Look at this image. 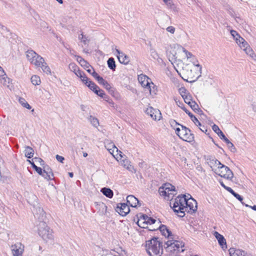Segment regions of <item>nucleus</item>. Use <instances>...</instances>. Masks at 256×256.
Returning <instances> with one entry per match:
<instances>
[{
    "mask_svg": "<svg viewBox=\"0 0 256 256\" xmlns=\"http://www.w3.org/2000/svg\"><path fill=\"white\" fill-rule=\"evenodd\" d=\"M158 192L162 196H164L166 200H170V206L174 212H178L176 209L184 210V203L186 202V195L177 196L174 200L172 198L176 194L175 187L170 183L163 184L159 188Z\"/></svg>",
    "mask_w": 256,
    "mask_h": 256,
    "instance_id": "1",
    "label": "nucleus"
},
{
    "mask_svg": "<svg viewBox=\"0 0 256 256\" xmlns=\"http://www.w3.org/2000/svg\"><path fill=\"white\" fill-rule=\"evenodd\" d=\"M146 250L150 256H161L163 253L162 242L154 237L146 242Z\"/></svg>",
    "mask_w": 256,
    "mask_h": 256,
    "instance_id": "2",
    "label": "nucleus"
},
{
    "mask_svg": "<svg viewBox=\"0 0 256 256\" xmlns=\"http://www.w3.org/2000/svg\"><path fill=\"white\" fill-rule=\"evenodd\" d=\"M38 226V232L42 239L47 243L54 242V236L52 230L47 225L45 222L40 220Z\"/></svg>",
    "mask_w": 256,
    "mask_h": 256,
    "instance_id": "3",
    "label": "nucleus"
},
{
    "mask_svg": "<svg viewBox=\"0 0 256 256\" xmlns=\"http://www.w3.org/2000/svg\"><path fill=\"white\" fill-rule=\"evenodd\" d=\"M194 66L198 68L199 70H197L196 71L192 70V68L189 65L186 64L182 68L183 76H182L180 73H178V74L184 80H186L188 82L192 83L193 82H196L198 80V78L200 76L202 70L199 64H194Z\"/></svg>",
    "mask_w": 256,
    "mask_h": 256,
    "instance_id": "4",
    "label": "nucleus"
},
{
    "mask_svg": "<svg viewBox=\"0 0 256 256\" xmlns=\"http://www.w3.org/2000/svg\"><path fill=\"white\" fill-rule=\"evenodd\" d=\"M170 124L172 126L174 125H179L182 127L181 132L180 134H178L179 138L188 142H192L194 140V135L191 132L190 130L187 128L186 126L180 124L177 122L175 120H172L170 122Z\"/></svg>",
    "mask_w": 256,
    "mask_h": 256,
    "instance_id": "5",
    "label": "nucleus"
},
{
    "mask_svg": "<svg viewBox=\"0 0 256 256\" xmlns=\"http://www.w3.org/2000/svg\"><path fill=\"white\" fill-rule=\"evenodd\" d=\"M212 170L221 177L224 178L228 180H232L234 177V174L230 168L224 165L218 166L217 168L213 169Z\"/></svg>",
    "mask_w": 256,
    "mask_h": 256,
    "instance_id": "6",
    "label": "nucleus"
},
{
    "mask_svg": "<svg viewBox=\"0 0 256 256\" xmlns=\"http://www.w3.org/2000/svg\"><path fill=\"white\" fill-rule=\"evenodd\" d=\"M138 80L146 90H147L149 92L150 94L152 95L153 94H156L154 90H152V89L150 84L152 85L154 84L148 76L144 74H140L138 76ZM154 88L153 86V89Z\"/></svg>",
    "mask_w": 256,
    "mask_h": 256,
    "instance_id": "7",
    "label": "nucleus"
},
{
    "mask_svg": "<svg viewBox=\"0 0 256 256\" xmlns=\"http://www.w3.org/2000/svg\"><path fill=\"white\" fill-rule=\"evenodd\" d=\"M28 60L34 66H40L44 61V58L32 50H28L26 52Z\"/></svg>",
    "mask_w": 256,
    "mask_h": 256,
    "instance_id": "8",
    "label": "nucleus"
},
{
    "mask_svg": "<svg viewBox=\"0 0 256 256\" xmlns=\"http://www.w3.org/2000/svg\"><path fill=\"white\" fill-rule=\"evenodd\" d=\"M197 202L192 198L191 196L188 195V197L186 196V202L184 203L185 211L188 213H194L197 210Z\"/></svg>",
    "mask_w": 256,
    "mask_h": 256,
    "instance_id": "9",
    "label": "nucleus"
},
{
    "mask_svg": "<svg viewBox=\"0 0 256 256\" xmlns=\"http://www.w3.org/2000/svg\"><path fill=\"white\" fill-rule=\"evenodd\" d=\"M182 110L186 112V114H187L189 116L190 118L192 120L194 123V124L198 126H199L200 129L202 132H204L205 134H206L208 132V130L206 129V128L204 126H202L201 123L198 121V120L197 119V118L193 115L186 108H182Z\"/></svg>",
    "mask_w": 256,
    "mask_h": 256,
    "instance_id": "10",
    "label": "nucleus"
},
{
    "mask_svg": "<svg viewBox=\"0 0 256 256\" xmlns=\"http://www.w3.org/2000/svg\"><path fill=\"white\" fill-rule=\"evenodd\" d=\"M116 210L120 215L124 216L130 212V209L126 203H120L117 205Z\"/></svg>",
    "mask_w": 256,
    "mask_h": 256,
    "instance_id": "11",
    "label": "nucleus"
},
{
    "mask_svg": "<svg viewBox=\"0 0 256 256\" xmlns=\"http://www.w3.org/2000/svg\"><path fill=\"white\" fill-rule=\"evenodd\" d=\"M146 112L154 120H160L161 118L160 111L158 110L154 109L152 107L148 108L146 110Z\"/></svg>",
    "mask_w": 256,
    "mask_h": 256,
    "instance_id": "12",
    "label": "nucleus"
},
{
    "mask_svg": "<svg viewBox=\"0 0 256 256\" xmlns=\"http://www.w3.org/2000/svg\"><path fill=\"white\" fill-rule=\"evenodd\" d=\"M24 247L20 243L12 245L11 248L13 256H22L24 252Z\"/></svg>",
    "mask_w": 256,
    "mask_h": 256,
    "instance_id": "13",
    "label": "nucleus"
},
{
    "mask_svg": "<svg viewBox=\"0 0 256 256\" xmlns=\"http://www.w3.org/2000/svg\"><path fill=\"white\" fill-rule=\"evenodd\" d=\"M43 177L48 180L54 179L52 170L48 165L43 166Z\"/></svg>",
    "mask_w": 256,
    "mask_h": 256,
    "instance_id": "14",
    "label": "nucleus"
},
{
    "mask_svg": "<svg viewBox=\"0 0 256 256\" xmlns=\"http://www.w3.org/2000/svg\"><path fill=\"white\" fill-rule=\"evenodd\" d=\"M32 211L35 215L38 216V218L44 220L43 218L45 217V212L38 204L33 206Z\"/></svg>",
    "mask_w": 256,
    "mask_h": 256,
    "instance_id": "15",
    "label": "nucleus"
},
{
    "mask_svg": "<svg viewBox=\"0 0 256 256\" xmlns=\"http://www.w3.org/2000/svg\"><path fill=\"white\" fill-rule=\"evenodd\" d=\"M116 51L117 53L118 58L121 64H126L129 62L130 58L128 56L118 49H116Z\"/></svg>",
    "mask_w": 256,
    "mask_h": 256,
    "instance_id": "16",
    "label": "nucleus"
},
{
    "mask_svg": "<svg viewBox=\"0 0 256 256\" xmlns=\"http://www.w3.org/2000/svg\"><path fill=\"white\" fill-rule=\"evenodd\" d=\"M182 97L184 102L188 104L192 110L195 108V107H198V104L194 101L192 100V97L190 94L186 95H182Z\"/></svg>",
    "mask_w": 256,
    "mask_h": 256,
    "instance_id": "17",
    "label": "nucleus"
},
{
    "mask_svg": "<svg viewBox=\"0 0 256 256\" xmlns=\"http://www.w3.org/2000/svg\"><path fill=\"white\" fill-rule=\"evenodd\" d=\"M214 236L217 239L219 244L221 246L222 249H224V248H226V240L223 236L219 234L217 232H214Z\"/></svg>",
    "mask_w": 256,
    "mask_h": 256,
    "instance_id": "18",
    "label": "nucleus"
},
{
    "mask_svg": "<svg viewBox=\"0 0 256 256\" xmlns=\"http://www.w3.org/2000/svg\"><path fill=\"white\" fill-rule=\"evenodd\" d=\"M228 251L230 256H248L246 253L242 250L232 248Z\"/></svg>",
    "mask_w": 256,
    "mask_h": 256,
    "instance_id": "19",
    "label": "nucleus"
},
{
    "mask_svg": "<svg viewBox=\"0 0 256 256\" xmlns=\"http://www.w3.org/2000/svg\"><path fill=\"white\" fill-rule=\"evenodd\" d=\"M126 204L130 206L136 208L139 204V200L133 195H129L126 197Z\"/></svg>",
    "mask_w": 256,
    "mask_h": 256,
    "instance_id": "20",
    "label": "nucleus"
},
{
    "mask_svg": "<svg viewBox=\"0 0 256 256\" xmlns=\"http://www.w3.org/2000/svg\"><path fill=\"white\" fill-rule=\"evenodd\" d=\"M96 209L98 210L100 214H104L106 212L107 206L103 202H95Z\"/></svg>",
    "mask_w": 256,
    "mask_h": 256,
    "instance_id": "21",
    "label": "nucleus"
},
{
    "mask_svg": "<svg viewBox=\"0 0 256 256\" xmlns=\"http://www.w3.org/2000/svg\"><path fill=\"white\" fill-rule=\"evenodd\" d=\"M245 52L254 60H256V55L248 44L243 48Z\"/></svg>",
    "mask_w": 256,
    "mask_h": 256,
    "instance_id": "22",
    "label": "nucleus"
},
{
    "mask_svg": "<svg viewBox=\"0 0 256 256\" xmlns=\"http://www.w3.org/2000/svg\"><path fill=\"white\" fill-rule=\"evenodd\" d=\"M100 192L108 198H112L114 195L112 190L110 188H103L101 189Z\"/></svg>",
    "mask_w": 256,
    "mask_h": 256,
    "instance_id": "23",
    "label": "nucleus"
},
{
    "mask_svg": "<svg viewBox=\"0 0 256 256\" xmlns=\"http://www.w3.org/2000/svg\"><path fill=\"white\" fill-rule=\"evenodd\" d=\"M42 64H40V66H36L37 67H41L42 68V70L43 72L46 73L47 74H51V71L50 67L48 66L47 64L44 62V61L42 62Z\"/></svg>",
    "mask_w": 256,
    "mask_h": 256,
    "instance_id": "24",
    "label": "nucleus"
},
{
    "mask_svg": "<svg viewBox=\"0 0 256 256\" xmlns=\"http://www.w3.org/2000/svg\"><path fill=\"white\" fill-rule=\"evenodd\" d=\"M159 229L165 236L170 237L172 235L171 232L167 228L165 225H161Z\"/></svg>",
    "mask_w": 256,
    "mask_h": 256,
    "instance_id": "25",
    "label": "nucleus"
},
{
    "mask_svg": "<svg viewBox=\"0 0 256 256\" xmlns=\"http://www.w3.org/2000/svg\"><path fill=\"white\" fill-rule=\"evenodd\" d=\"M24 152L25 156L28 158H30L34 156V151L33 149L29 146H25Z\"/></svg>",
    "mask_w": 256,
    "mask_h": 256,
    "instance_id": "26",
    "label": "nucleus"
},
{
    "mask_svg": "<svg viewBox=\"0 0 256 256\" xmlns=\"http://www.w3.org/2000/svg\"><path fill=\"white\" fill-rule=\"evenodd\" d=\"M184 246V244L182 242H180L178 241L174 240V246H172V252L177 250L178 252H180V248H182Z\"/></svg>",
    "mask_w": 256,
    "mask_h": 256,
    "instance_id": "27",
    "label": "nucleus"
},
{
    "mask_svg": "<svg viewBox=\"0 0 256 256\" xmlns=\"http://www.w3.org/2000/svg\"><path fill=\"white\" fill-rule=\"evenodd\" d=\"M99 84H102L106 89L108 90L110 94H112L114 92L113 89L112 88L110 85L104 78L99 82Z\"/></svg>",
    "mask_w": 256,
    "mask_h": 256,
    "instance_id": "28",
    "label": "nucleus"
},
{
    "mask_svg": "<svg viewBox=\"0 0 256 256\" xmlns=\"http://www.w3.org/2000/svg\"><path fill=\"white\" fill-rule=\"evenodd\" d=\"M174 48H176L179 52H184L186 56L188 58H190L192 56V54L190 52H188L184 48L180 45L177 44L174 46Z\"/></svg>",
    "mask_w": 256,
    "mask_h": 256,
    "instance_id": "29",
    "label": "nucleus"
},
{
    "mask_svg": "<svg viewBox=\"0 0 256 256\" xmlns=\"http://www.w3.org/2000/svg\"><path fill=\"white\" fill-rule=\"evenodd\" d=\"M78 38L84 45L88 44L90 41V39L88 38V37L86 35H84L83 32H82L80 34L78 35Z\"/></svg>",
    "mask_w": 256,
    "mask_h": 256,
    "instance_id": "30",
    "label": "nucleus"
},
{
    "mask_svg": "<svg viewBox=\"0 0 256 256\" xmlns=\"http://www.w3.org/2000/svg\"><path fill=\"white\" fill-rule=\"evenodd\" d=\"M236 42L240 46L243 48L244 47L246 46L248 43L242 37H238V38H236Z\"/></svg>",
    "mask_w": 256,
    "mask_h": 256,
    "instance_id": "31",
    "label": "nucleus"
},
{
    "mask_svg": "<svg viewBox=\"0 0 256 256\" xmlns=\"http://www.w3.org/2000/svg\"><path fill=\"white\" fill-rule=\"evenodd\" d=\"M122 164L130 172L134 170V167L130 164V162L127 160H123L122 161Z\"/></svg>",
    "mask_w": 256,
    "mask_h": 256,
    "instance_id": "32",
    "label": "nucleus"
},
{
    "mask_svg": "<svg viewBox=\"0 0 256 256\" xmlns=\"http://www.w3.org/2000/svg\"><path fill=\"white\" fill-rule=\"evenodd\" d=\"M107 62H108V66L110 70H115L116 66L115 61H114V58H109Z\"/></svg>",
    "mask_w": 256,
    "mask_h": 256,
    "instance_id": "33",
    "label": "nucleus"
},
{
    "mask_svg": "<svg viewBox=\"0 0 256 256\" xmlns=\"http://www.w3.org/2000/svg\"><path fill=\"white\" fill-rule=\"evenodd\" d=\"M86 86L94 92L98 88V86L91 80H90Z\"/></svg>",
    "mask_w": 256,
    "mask_h": 256,
    "instance_id": "34",
    "label": "nucleus"
},
{
    "mask_svg": "<svg viewBox=\"0 0 256 256\" xmlns=\"http://www.w3.org/2000/svg\"><path fill=\"white\" fill-rule=\"evenodd\" d=\"M0 80H1V83L4 86L8 87L9 86L8 84L10 83V79L7 77L6 74L4 76H0Z\"/></svg>",
    "mask_w": 256,
    "mask_h": 256,
    "instance_id": "35",
    "label": "nucleus"
},
{
    "mask_svg": "<svg viewBox=\"0 0 256 256\" xmlns=\"http://www.w3.org/2000/svg\"><path fill=\"white\" fill-rule=\"evenodd\" d=\"M31 82L34 86L39 85L40 84V78L36 75L32 76L31 78Z\"/></svg>",
    "mask_w": 256,
    "mask_h": 256,
    "instance_id": "36",
    "label": "nucleus"
},
{
    "mask_svg": "<svg viewBox=\"0 0 256 256\" xmlns=\"http://www.w3.org/2000/svg\"><path fill=\"white\" fill-rule=\"evenodd\" d=\"M88 120L94 126L97 128L99 126L98 120L96 118L90 116Z\"/></svg>",
    "mask_w": 256,
    "mask_h": 256,
    "instance_id": "37",
    "label": "nucleus"
},
{
    "mask_svg": "<svg viewBox=\"0 0 256 256\" xmlns=\"http://www.w3.org/2000/svg\"><path fill=\"white\" fill-rule=\"evenodd\" d=\"M20 103L24 108L28 110H30L32 107L23 98H20L18 100Z\"/></svg>",
    "mask_w": 256,
    "mask_h": 256,
    "instance_id": "38",
    "label": "nucleus"
},
{
    "mask_svg": "<svg viewBox=\"0 0 256 256\" xmlns=\"http://www.w3.org/2000/svg\"><path fill=\"white\" fill-rule=\"evenodd\" d=\"M207 160H209L210 162H208L210 163V164H214L216 166H218H218H221L222 165H223L222 164L220 163V161H218V160H216L212 157H210L209 158H207Z\"/></svg>",
    "mask_w": 256,
    "mask_h": 256,
    "instance_id": "39",
    "label": "nucleus"
},
{
    "mask_svg": "<svg viewBox=\"0 0 256 256\" xmlns=\"http://www.w3.org/2000/svg\"><path fill=\"white\" fill-rule=\"evenodd\" d=\"M69 68L74 74L79 70L78 66L74 63H70L69 64Z\"/></svg>",
    "mask_w": 256,
    "mask_h": 256,
    "instance_id": "40",
    "label": "nucleus"
},
{
    "mask_svg": "<svg viewBox=\"0 0 256 256\" xmlns=\"http://www.w3.org/2000/svg\"><path fill=\"white\" fill-rule=\"evenodd\" d=\"M166 244L167 246V247L166 248V251L170 252H172V248L174 246V242H172V240H168L166 242Z\"/></svg>",
    "mask_w": 256,
    "mask_h": 256,
    "instance_id": "41",
    "label": "nucleus"
},
{
    "mask_svg": "<svg viewBox=\"0 0 256 256\" xmlns=\"http://www.w3.org/2000/svg\"><path fill=\"white\" fill-rule=\"evenodd\" d=\"M92 76L99 83L100 81L102 80L103 78L100 76L94 70L92 69Z\"/></svg>",
    "mask_w": 256,
    "mask_h": 256,
    "instance_id": "42",
    "label": "nucleus"
},
{
    "mask_svg": "<svg viewBox=\"0 0 256 256\" xmlns=\"http://www.w3.org/2000/svg\"><path fill=\"white\" fill-rule=\"evenodd\" d=\"M163 2L167 6L168 8L174 9L175 6L172 0H163Z\"/></svg>",
    "mask_w": 256,
    "mask_h": 256,
    "instance_id": "43",
    "label": "nucleus"
},
{
    "mask_svg": "<svg viewBox=\"0 0 256 256\" xmlns=\"http://www.w3.org/2000/svg\"><path fill=\"white\" fill-rule=\"evenodd\" d=\"M150 56L154 60H158L159 56L156 50L154 48H150Z\"/></svg>",
    "mask_w": 256,
    "mask_h": 256,
    "instance_id": "44",
    "label": "nucleus"
},
{
    "mask_svg": "<svg viewBox=\"0 0 256 256\" xmlns=\"http://www.w3.org/2000/svg\"><path fill=\"white\" fill-rule=\"evenodd\" d=\"M94 93L96 94L98 96L103 98H104V96L106 94L104 91L100 89L99 87L98 88L96 91L94 92Z\"/></svg>",
    "mask_w": 256,
    "mask_h": 256,
    "instance_id": "45",
    "label": "nucleus"
},
{
    "mask_svg": "<svg viewBox=\"0 0 256 256\" xmlns=\"http://www.w3.org/2000/svg\"><path fill=\"white\" fill-rule=\"evenodd\" d=\"M34 160V162L36 164H39L40 166H43L44 165V161L40 158H34L32 159V160Z\"/></svg>",
    "mask_w": 256,
    "mask_h": 256,
    "instance_id": "46",
    "label": "nucleus"
},
{
    "mask_svg": "<svg viewBox=\"0 0 256 256\" xmlns=\"http://www.w3.org/2000/svg\"><path fill=\"white\" fill-rule=\"evenodd\" d=\"M80 66H82L85 70L92 68L93 69V68L88 62L86 60H84L81 64Z\"/></svg>",
    "mask_w": 256,
    "mask_h": 256,
    "instance_id": "47",
    "label": "nucleus"
},
{
    "mask_svg": "<svg viewBox=\"0 0 256 256\" xmlns=\"http://www.w3.org/2000/svg\"><path fill=\"white\" fill-rule=\"evenodd\" d=\"M230 32L231 35L232 36V37L234 38L236 41V38L238 39V37H240V35L236 31L234 30H231Z\"/></svg>",
    "mask_w": 256,
    "mask_h": 256,
    "instance_id": "48",
    "label": "nucleus"
},
{
    "mask_svg": "<svg viewBox=\"0 0 256 256\" xmlns=\"http://www.w3.org/2000/svg\"><path fill=\"white\" fill-rule=\"evenodd\" d=\"M81 80L86 85L90 81L88 77L86 76V74H82V77L80 78Z\"/></svg>",
    "mask_w": 256,
    "mask_h": 256,
    "instance_id": "49",
    "label": "nucleus"
},
{
    "mask_svg": "<svg viewBox=\"0 0 256 256\" xmlns=\"http://www.w3.org/2000/svg\"><path fill=\"white\" fill-rule=\"evenodd\" d=\"M176 210L178 212H174L178 214V216L180 218H183L185 216L184 212H186L184 210H179L178 209H176Z\"/></svg>",
    "mask_w": 256,
    "mask_h": 256,
    "instance_id": "50",
    "label": "nucleus"
},
{
    "mask_svg": "<svg viewBox=\"0 0 256 256\" xmlns=\"http://www.w3.org/2000/svg\"><path fill=\"white\" fill-rule=\"evenodd\" d=\"M166 30L168 32H170L172 34H174L176 31L175 28L172 26H169L166 28Z\"/></svg>",
    "mask_w": 256,
    "mask_h": 256,
    "instance_id": "51",
    "label": "nucleus"
},
{
    "mask_svg": "<svg viewBox=\"0 0 256 256\" xmlns=\"http://www.w3.org/2000/svg\"><path fill=\"white\" fill-rule=\"evenodd\" d=\"M174 100L176 103V104L180 108L182 109V108H185L184 106L183 103L182 102L180 101L179 100H178V99L176 98H174Z\"/></svg>",
    "mask_w": 256,
    "mask_h": 256,
    "instance_id": "52",
    "label": "nucleus"
},
{
    "mask_svg": "<svg viewBox=\"0 0 256 256\" xmlns=\"http://www.w3.org/2000/svg\"><path fill=\"white\" fill-rule=\"evenodd\" d=\"M237 200H238L240 202L244 205L245 204L244 203V202H242L243 200V198L242 196H240V194H238L236 193L234 196Z\"/></svg>",
    "mask_w": 256,
    "mask_h": 256,
    "instance_id": "53",
    "label": "nucleus"
},
{
    "mask_svg": "<svg viewBox=\"0 0 256 256\" xmlns=\"http://www.w3.org/2000/svg\"><path fill=\"white\" fill-rule=\"evenodd\" d=\"M212 130L216 132V133L217 134H218L220 131H222L220 128H218V126L214 124L212 126Z\"/></svg>",
    "mask_w": 256,
    "mask_h": 256,
    "instance_id": "54",
    "label": "nucleus"
},
{
    "mask_svg": "<svg viewBox=\"0 0 256 256\" xmlns=\"http://www.w3.org/2000/svg\"><path fill=\"white\" fill-rule=\"evenodd\" d=\"M228 146L229 148V149L232 152H235L236 151V148L234 147V145L231 142L228 144Z\"/></svg>",
    "mask_w": 256,
    "mask_h": 256,
    "instance_id": "55",
    "label": "nucleus"
},
{
    "mask_svg": "<svg viewBox=\"0 0 256 256\" xmlns=\"http://www.w3.org/2000/svg\"><path fill=\"white\" fill-rule=\"evenodd\" d=\"M40 175H41L43 176V174L44 173H43V168H40V167H36L35 168V169H34Z\"/></svg>",
    "mask_w": 256,
    "mask_h": 256,
    "instance_id": "56",
    "label": "nucleus"
},
{
    "mask_svg": "<svg viewBox=\"0 0 256 256\" xmlns=\"http://www.w3.org/2000/svg\"><path fill=\"white\" fill-rule=\"evenodd\" d=\"M156 220L152 218L148 217L146 220V224H154L156 222Z\"/></svg>",
    "mask_w": 256,
    "mask_h": 256,
    "instance_id": "57",
    "label": "nucleus"
},
{
    "mask_svg": "<svg viewBox=\"0 0 256 256\" xmlns=\"http://www.w3.org/2000/svg\"><path fill=\"white\" fill-rule=\"evenodd\" d=\"M192 110L196 113L198 114H201L202 112V111L199 108L198 105V107H195V108H193Z\"/></svg>",
    "mask_w": 256,
    "mask_h": 256,
    "instance_id": "58",
    "label": "nucleus"
},
{
    "mask_svg": "<svg viewBox=\"0 0 256 256\" xmlns=\"http://www.w3.org/2000/svg\"><path fill=\"white\" fill-rule=\"evenodd\" d=\"M56 160L60 162H63L64 160V158L62 156H59L57 154L56 156Z\"/></svg>",
    "mask_w": 256,
    "mask_h": 256,
    "instance_id": "59",
    "label": "nucleus"
},
{
    "mask_svg": "<svg viewBox=\"0 0 256 256\" xmlns=\"http://www.w3.org/2000/svg\"><path fill=\"white\" fill-rule=\"evenodd\" d=\"M76 56V60L80 64L84 60L80 56Z\"/></svg>",
    "mask_w": 256,
    "mask_h": 256,
    "instance_id": "60",
    "label": "nucleus"
},
{
    "mask_svg": "<svg viewBox=\"0 0 256 256\" xmlns=\"http://www.w3.org/2000/svg\"><path fill=\"white\" fill-rule=\"evenodd\" d=\"M82 74H84V72H82V71H80V70H78L76 72V73H75V74H76L77 76L79 77L80 78V77H82Z\"/></svg>",
    "mask_w": 256,
    "mask_h": 256,
    "instance_id": "61",
    "label": "nucleus"
},
{
    "mask_svg": "<svg viewBox=\"0 0 256 256\" xmlns=\"http://www.w3.org/2000/svg\"><path fill=\"white\" fill-rule=\"evenodd\" d=\"M226 190L230 192L232 196H234L236 194V192L230 187H228V188H226Z\"/></svg>",
    "mask_w": 256,
    "mask_h": 256,
    "instance_id": "62",
    "label": "nucleus"
},
{
    "mask_svg": "<svg viewBox=\"0 0 256 256\" xmlns=\"http://www.w3.org/2000/svg\"><path fill=\"white\" fill-rule=\"evenodd\" d=\"M252 110L256 113V100L254 101L252 104Z\"/></svg>",
    "mask_w": 256,
    "mask_h": 256,
    "instance_id": "63",
    "label": "nucleus"
},
{
    "mask_svg": "<svg viewBox=\"0 0 256 256\" xmlns=\"http://www.w3.org/2000/svg\"><path fill=\"white\" fill-rule=\"evenodd\" d=\"M100 256H116L112 252H108L106 254H102Z\"/></svg>",
    "mask_w": 256,
    "mask_h": 256,
    "instance_id": "64",
    "label": "nucleus"
}]
</instances>
